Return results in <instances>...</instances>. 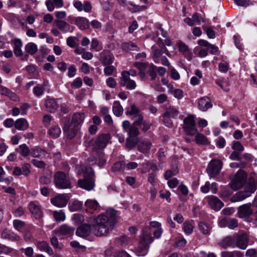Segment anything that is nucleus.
<instances>
[{
	"instance_id": "7",
	"label": "nucleus",
	"mask_w": 257,
	"mask_h": 257,
	"mask_svg": "<svg viewBox=\"0 0 257 257\" xmlns=\"http://www.w3.org/2000/svg\"><path fill=\"white\" fill-rule=\"evenodd\" d=\"M222 164L221 161L217 159L212 160L209 163L207 172L210 177H214L218 175L221 170Z\"/></svg>"
},
{
	"instance_id": "4",
	"label": "nucleus",
	"mask_w": 257,
	"mask_h": 257,
	"mask_svg": "<svg viewBox=\"0 0 257 257\" xmlns=\"http://www.w3.org/2000/svg\"><path fill=\"white\" fill-rule=\"evenodd\" d=\"M54 181L57 188L59 189H69L71 188V184L69 177L61 171L56 172L54 176Z\"/></svg>"
},
{
	"instance_id": "27",
	"label": "nucleus",
	"mask_w": 257,
	"mask_h": 257,
	"mask_svg": "<svg viewBox=\"0 0 257 257\" xmlns=\"http://www.w3.org/2000/svg\"><path fill=\"white\" fill-rule=\"evenodd\" d=\"M84 118L85 115L83 112H76L73 115L71 123L79 126V125L83 122Z\"/></svg>"
},
{
	"instance_id": "12",
	"label": "nucleus",
	"mask_w": 257,
	"mask_h": 257,
	"mask_svg": "<svg viewBox=\"0 0 257 257\" xmlns=\"http://www.w3.org/2000/svg\"><path fill=\"white\" fill-rule=\"evenodd\" d=\"M91 232V226L87 223L80 225L76 231V234L81 237H85L90 235Z\"/></svg>"
},
{
	"instance_id": "49",
	"label": "nucleus",
	"mask_w": 257,
	"mask_h": 257,
	"mask_svg": "<svg viewBox=\"0 0 257 257\" xmlns=\"http://www.w3.org/2000/svg\"><path fill=\"white\" fill-rule=\"evenodd\" d=\"M91 49H94L97 52L102 50V48L99 41L96 38H93L91 40Z\"/></svg>"
},
{
	"instance_id": "35",
	"label": "nucleus",
	"mask_w": 257,
	"mask_h": 257,
	"mask_svg": "<svg viewBox=\"0 0 257 257\" xmlns=\"http://www.w3.org/2000/svg\"><path fill=\"white\" fill-rule=\"evenodd\" d=\"M16 151L18 152L21 156L24 157H27L29 155H31V150L25 144L20 145L18 148L16 149Z\"/></svg>"
},
{
	"instance_id": "51",
	"label": "nucleus",
	"mask_w": 257,
	"mask_h": 257,
	"mask_svg": "<svg viewBox=\"0 0 257 257\" xmlns=\"http://www.w3.org/2000/svg\"><path fill=\"white\" fill-rule=\"evenodd\" d=\"M124 81L125 84L124 85H120L121 86H126V88L128 90H134L136 88L137 84L134 80L128 78V80Z\"/></svg>"
},
{
	"instance_id": "43",
	"label": "nucleus",
	"mask_w": 257,
	"mask_h": 257,
	"mask_svg": "<svg viewBox=\"0 0 257 257\" xmlns=\"http://www.w3.org/2000/svg\"><path fill=\"white\" fill-rule=\"evenodd\" d=\"M127 6L128 9L133 13L144 10L147 8V7L145 6H140L134 5L133 3L131 2H128Z\"/></svg>"
},
{
	"instance_id": "59",
	"label": "nucleus",
	"mask_w": 257,
	"mask_h": 257,
	"mask_svg": "<svg viewBox=\"0 0 257 257\" xmlns=\"http://www.w3.org/2000/svg\"><path fill=\"white\" fill-rule=\"evenodd\" d=\"M30 167L31 165L29 163H25L24 164L21 168L22 171V174L25 176H28L30 172Z\"/></svg>"
},
{
	"instance_id": "63",
	"label": "nucleus",
	"mask_w": 257,
	"mask_h": 257,
	"mask_svg": "<svg viewBox=\"0 0 257 257\" xmlns=\"http://www.w3.org/2000/svg\"><path fill=\"white\" fill-rule=\"evenodd\" d=\"M238 226L237 220L235 218H229L227 227L231 229H233Z\"/></svg>"
},
{
	"instance_id": "5",
	"label": "nucleus",
	"mask_w": 257,
	"mask_h": 257,
	"mask_svg": "<svg viewBox=\"0 0 257 257\" xmlns=\"http://www.w3.org/2000/svg\"><path fill=\"white\" fill-rule=\"evenodd\" d=\"M45 105L47 110L50 112H55L59 110V108L62 112H67V108L62 105L60 99L47 98L45 100Z\"/></svg>"
},
{
	"instance_id": "16",
	"label": "nucleus",
	"mask_w": 257,
	"mask_h": 257,
	"mask_svg": "<svg viewBox=\"0 0 257 257\" xmlns=\"http://www.w3.org/2000/svg\"><path fill=\"white\" fill-rule=\"evenodd\" d=\"M13 44V51L15 55L17 57L22 56L23 55V51L22 48L23 47V42L21 39L16 38L12 41Z\"/></svg>"
},
{
	"instance_id": "15",
	"label": "nucleus",
	"mask_w": 257,
	"mask_h": 257,
	"mask_svg": "<svg viewBox=\"0 0 257 257\" xmlns=\"http://www.w3.org/2000/svg\"><path fill=\"white\" fill-rule=\"evenodd\" d=\"M212 107V104L209 97L205 96L198 100V108L200 110L205 111Z\"/></svg>"
},
{
	"instance_id": "25",
	"label": "nucleus",
	"mask_w": 257,
	"mask_h": 257,
	"mask_svg": "<svg viewBox=\"0 0 257 257\" xmlns=\"http://www.w3.org/2000/svg\"><path fill=\"white\" fill-rule=\"evenodd\" d=\"M235 240V237H232L231 236H227L224 238L222 242L220 243V246L223 248H226L228 247H231L232 248H235V245L234 243Z\"/></svg>"
},
{
	"instance_id": "52",
	"label": "nucleus",
	"mask_w": 257,
	"mask_h": 257,
	"mask_svg": "<svg viewBox=\"0 0 257 257\" xmlns=\"http://www.w3.org/2000/svg\"><path fill=\"white\" fill-rule=\"evenodd\" d=\"M148 249V246L147 244H144L143 242H140L139 246L137 248L138 252L142 253L143 255L147 253Z\"/></svg>"
},
{
	"instance_id": "41",
	"label": "nucleus",
	"mask_w": 257,
	"mask_h": 257,
	"mask_svg": "<svg viewBox=\"0 0 257 257\" xmlns=\"http://www.w3.org/2000/svg\"><path fill=\"white\" fill-rule=\"evenodd\" d=\"M184 127L183 128H186L188 127L191 126L192 125H195V116L194 115L190 114L188 115L184 119Z\"/></svg>"
},
{
	"instance_id": "44",
	"label": "nucleus",
	"mask_w": 257,
	"mask_h": 257,
	"mask_svg": "<svg viewBox=\"0 0 257 257\" xmlns=\"http://www.w3.org/2000/svg\"><path fill=\"white\" fill-rule=\"evenodd\" d=\"M165 116H169L172 117H176L179 114V111L173 106H170L167 108L166 111L164 113Z\"/></svg>"
},
{
	"instance_id": "13",
	"label": "nucleus",
	"mask_w": 257,
	"mask_h": 257,
	"mask_svg": "<svg viewBox=\"0 0 257 257\" xmlns=\"http://www.w3.org/2000/svg\"><path fill=\"white\" fill-rule=\"evenodd\" d=\"M79 126L75 125L73 123L67 125H65L63 128L64 133L66 134V136L70 139L73 138L77 133Z\"/></svg>"
},
{
	"instance_id": "40",
	"label": "nucleus",
	"mask_w": 257,
	"mask_h": 257,
	"mask_svg": "<svg viewBox=\"0 0 257 257\" xmlns=\"http://www.w3.org/2000/svg\"><path fill=\"white\" fill-rule=\"evenodd\" d=\"M61 129L58 126H54L51 127L48 131V134L53 139L58 138L61 134Z\"/></svg>"
},
{
	"instance_id": "17",
	"label": "nucleus",
	"mask_w": 257,
	"mask_h": 257,
	"mask_svg": "<svg viewBox=\"0 0 257 257\" xmlns=\"http://www.w3.org/2000/svg\"><path fill=\"white\" fill-rule=\"evenodd\" d=\"M235 247L241 249H245L247 247L248 243L247 236L245 234H242L235 238Z\"/></svg>"
},
{
	"instance_id": "62",
	"label": "nucleus",
	"mask_w": 257,
	"mask_h": 257,
	"mask_svg": "<svg viewBox=\"0 0 257 257\" xmlns=\"http://www.w3.org/2000/svg\"><path fill=\"white\" fill-rule=\"evenodd\" d=\"M82 85V81L80 78L77 77L75 79L71 84V86L73 88H79L81 87Z\"/></svg>"
},
{
	"instance_id": "26",
	"label": "nucleus",
	"mask_w": 257,
	"mask_h": 257,
	"mask_svg": "<svg viewBox=\"0 0 257 257\" xmlns=\"http://www.w3.org/2000/svg\"><path fill=\"white\" fill-rule=\"evenodd\" d=\"M28 121L23 118L18 119L15 123V127L18 130L25 131L29 127Z\"/></svg>"
},
{
	"instance_id": "42",
	"label": "nucleus",
	"mask_w": 257,
	"mask_h": 257,
	"mask_svg": "<svg viewBox=\"0 0 257 257\" xmlns=\"http://www.w3.org/2000/svg\"><path fill=\"white\" fill-rule=\"evenodd\" d=\"M140 113V110L134 103L131 104L130 107L126 108L125 113L127 115L134 116Z\"/></svg>"
},
{
	"instance_id": "48",
	"label": "nucleus",
	"mask_w": 257,
	"mask_h": 257,
	"mask_svg": "<svg viewBox=\"0 0 257 257\" xmlns=\"http://www.w3.org/2000/svg\"><path fill=\"white\" fill-rule=\"evenodd\" d=\"M123 49L126 51H138V46L133 42L125 43L123 45Z\"/></svg>"
},
{
	"instance_id": "2",
	"label": "nucleus",
	"mask_w": 257,
	"mask_h": 257,
	"mask_svg": "<svg viewBox=\"0 0 257 257\" xmlns=\"http://www.w3.org/2000/svg\"><path fill=\"white\" fill-rule=\"evenodd\" d=\"M95 223L93 225V233L97 236H106L109 229L112 226L108 221L107 216L104 214H100L95 218Z\"/></svg>"
},
{
	"instance_id": "55",
	"label": "nucleus",
	"mask_w": 257,
	"mask_h": 257,
	"mask_svg": "<svg viewBox=\"0 0 257 257\" xmlns=\"http://www.w3.org/2000/svg\"><path fill=\"white\" fill-rule=\"evenodd\" d=\"M115 240L117 244L121 246L126 245L129 242V239L126 236L118 237L116 238Z\"/></svg>"
},
{
	"instance_id": "1",
	"label": "nucleus",
	"mask_w": 257,
	"mask_h": 257,
	"mask_svg": "<svg viewBox=\"0 0 257 257\" xmlns=\"http://www.w3.org/2000/svg\"><path fill=\"white\" fill-rule=\"evenodd\" d=\"M75 170L77 175L82 176L83 177V179L78 180V186L88 191L92 189L95 186V183L94 173L92 168L78 165L76 166Z\"/></svg>"
},
{
	"instance_id": "31",
	"label": "nucleus",
	"mask_w": 257,
	"mask_h": 257,
	"mask_svg": "<svg viewBox=\"0 0 257 257\" xmlns=\"http://www.w3.org/2000/svg\"><path fill=\"white\" fill-rule=\"evenodd\" d=\"M2 236L3 238H8L12 241H19L21 239L20 236L8 230H5L2 233Z\"/></svg>"
},
{
	"instance_id": "3",
	"label": "nucleus",
	"mask_w": 257,
	"mask_h": 257,
	"mask_svg": "<svg viewBox=\"0 0 257 257\" xmlns=\"http://www.w3.org/2000/svg\"><path fill=\"white\" fill-rule=\"evenodd\" d=\"M256 190L255 182L254 180L250 178L245 184L244 191H241L235 193L232 197V201L238 202L249 197Z\"/></svg>"
},
{
	"instance_id": "57",
	"label": "nucleus",
	"mask_w": 257,
	"mask_h": 257,
	"mask_svg": "<svg viewBox=\"0 0 257 257\" xmlns=\"http://www.w3.org/2000/svg\"><path fill=\"white\" fill-rule=\"evenodd\" d=\"M156 68L157 67L155 65H152L149 67L148 73L153 80H155L157 76Z\"/></svg>"
},
{
	"instance_id": "9",
	"label": "nucleus",
	"mask_w": 257,
	"mask_h": 257,
	"mask_svg": "<svg viewBox=\"0 0 257 257\" xmlns=\"http://www.w3.org/2000/svg\"><path fill=\"white\" fill-rule=\"evenodd\" d=\"M152 147V142L149 139H141L138 142V150L143 154H148Z\"/></svg>"
},
{
	"instance_id": "61",
	"label": "nucleus",
	"mask_w": 257,
	"mask_h": 257,
	"mask_svg": "<svg viewBox=\"0 0 257 257\" xmlns=\"http://www.w3.org/2000/svg\"><path fill=\"white\" fill-rule=\"evenodd\" d=\"M82 206V203L79 201H75L71 206V210L74 211L80 210Z\"/></svg>"
},
{
	"instance_id": "46",
	"label": "nucleus",
	"mask_w": 257,
	"mask_h": 257,
	"mask_svg": "<svg viewBox=\"0 0 257 257\" xmlns=\"http://www.w3.org/2000/svg\"><path fill=\"white\" fill-rule=\"evenodd\" d=\"M124 169H125V164L123 161L116 162L112 168L113 172L121 171Z\"/></svg>"
},
{
	"instance_id": "11",
	"label": "nucleus",
	"mask_w": 257,
	"mask_h": 257,
	"mask_svg": "<svg viewBox=\"0 0 257 257\" xmlns=\"http://www.w3.org/2000/svg\"><path fill=\"white\" fill-rule=\"evenodd\" d=\"M68 198L64 194H59L51 199V203L57 207H64L66 206Z\"/></svg>"
},
{
	"instance_id": "39",
	"label": "nucleus",
	"mask_w": 257,
	"mask_h": 257,
	"mask_svg": "<svg viewBox=\"0 0 257 257\" xmlns=\"http://www.w3.org/2000/svg\"><path fill=\"white\" fill-rule=\"evenodd\" d=\"M52 213L55 220L57 222L63 221L66 219L65 214L62 210L53 211Z\"/></svg>"
},
{
	"instance_id": "58",
	"label": "nucleus",
	"mask_w": 257,
	"mask_h": 257,
	"mask_svg": "<svg viewBox=\"0 0 257 257\" xmlns=\"http://www.w3.org/2000/svg\"><path fill=\"white\" fill-rule=\"evenodd\" d=\"M106 162V160L104 158V154L101 153L98 156V159H96L94 163L97 164L98 166L101 167L104 166Z\"/></svg>"
},
{
	"instance_id": "45",
	"label": "nucleus",
	"mask_w": 257,
	"mask_h": 257,
	"mask_svg": "<svg viewBox=\"0 0 257 257\" xmlns=\"http://www.w3.org/2000/svg\"><path fill=\"white\" fill-rule=\"evenodd\" d=\"M183 229L186 234L190 235L193 231L194 226L190 222L186 221L183 223Z\"/></svg>"
},
{
	"instance_id": "47",
	"label": "nucleus",
	"mask_w": 257,
	"mask_h": 257,
	"mask_svg": "<svg viewBox=\"0 0 257 257\" xmlns=\"http://www.w3.org/2000/svg\"><path fill=\"white\" fill-rule=\"evenodd\" d=\"M134 120L133 125L135 126H140L143 122L144 116L141 113L133 117Z\"/></svg>"
},
{
	"instance_id": "6",
	"label": "nucleus",
	"mask_w": 257,
	"mask_h": 257,
	"mask_svg": "<svg viewBox=\"0 0 257 257\" xmlns=\"http://www.w3.org/2000/svg\"><path fill=\"white\" fill-rule=\"evenodd\" d=\"M247 175L244 171L239 170L234 176L230 183V187L234 190H237L242 187L246 181Z\"/></svg>"
},
{
	"instance_id": "60",
	"label": "nucleus",
	"mask_w": 257,
	"mask_h": 257,
	"mask_svg": "<svg viewBox=\"0 0 257 257\" xmlns=\"http://www.w3.org/2000/svg\"><path fill=\"white\" fill-rule=\"evenodd\" d=\"M232 148L235 151L242 152L244 150V148L239 142H235L233 143Z\"/></svg>"
},
{
	"instance_id": "23",
	"label": "nucleus",
	"mask_w": 257,
	"mask_h": 257,
	"mask_svg": "<svg viewBox=\"0 0 257 257\" xmlns=\"http://www.w3.org/2000/svg\"><path fill=\"white\" fill-rule=\"evenodd\" d=\"M85 205L86 207V211L92 213L97 209L98 203L96 200L88 199L85 201Z\"/></svg>"
},
{
	"instance_id": "14",
	"label": "nucleus",
	"mask_w": 257,
	"mask_h": 257,
	"mask_svg": "<svg viewBox=\"0 0 257 257\" xmlns=\"http://www.w3.org/2000/svg\"><path fill=\"white\" fill-rule=\"evenodd\" d=\"M252 210L251 209L250 203L245 204L240 206L238 208V214L240 218H244L248 216L252 213Z\"/></svg>"
},
{
	"instance_id": "22",
	"label": "nucleus",
	"mask_w": 257,
	"mask_h": 257,
	"mask_svg": "<svg viewBox=\"0 0 257 257\" xmlns=\"http://www.w3.org/2000/svg\"><path fill=\"white\" fill-rule=\"evenodd\" d=\"M106 215L108 217L110 224L113 226L117 221V212L113 209H108L106 211Z\"/></svg>"
},
{
	"instance_id": "28",
	"label": "nucleus",
	"mask_w": 257,
	"mask_h": 257,
	"mask_svg": "<svg viewBox=\"0 0 257 257\" xmlns=\"http://www.w3.org/2000/svg\"><path fill=\"white\" fill-rule=\"evenodd\" d=\"M54 24L60 31L64 33H66L70 30L69 24L65 21L57 20L54 21Z\"/></svg>"
},
{
	"instance_id": "64",
	"label": "nucleus",
	"mask_w": 257,
	"mask_h": 257,
	"mask_svg": "<svg viewBox=\"0 0 257 257\" xmlns=\"http://www.w3.org/2000/svg\"><path fill=\"white\" fill-rule=\"evenodd\" d=\"M245 255L249 257H257V250L254 248L248 249L246 251Z\"/></svg>"
},
{
	"instance_id": "37",
	"label": "nucleus",
	"mask_w": 257,
	"mask_h": 257,
	"mask_svg": "<svg viewBox=\"0 0 257 257\" xmlns=\"http://www.w3.org/2000/svg\"><path fill=\"white\" fill-rule=\"evenodd\" d=\"M48 82H44L41 86H36L33 88V93L35 96L39 97L41 96L44 91L45 88L47 86Z\"/></svg>"
},
{
	"instance_id": "18",
	"label": "nucleus",
	"mask_w": 257,
	"mask_h": 257,
	"mask_svg": "<svg viewBox=\"0 0 257 257\" xmlns=\"http://www.w3.org/2000/svg\"><path fill=\"white\" fill-rule=\"evenodd\" d=\"M36 246L41 251H45L49 255L53 253L52 248L50 246L49 243L46 241H38L36 243Z\"/></svg>"
},
{
	"instance_id": "56",
	"label": "nucleus",
	"mask_w": 257,
	"mask_h": 257,
	"mask_svg": "<svg viewBox=\"0 0 257 257\" xmlns=\"http://www.w3.org/2000/svg\"><path fill=\"white\" fill-rule=\"evenodd\" d=\"M203 30L206 32L208 37L214 39L215 37V33L213 29L210 27L203 26Z\"/></svg>"
},
{
	"instance_id": "20",
	"label": "nucleus",
	"mask_w": 257,
	"mask_h": 257,
	"mask_svg": "<svg viewBox=\"0 0 257 257\" xmlns=\"http://www.w3.org/2000/svg\"><path fill=\"white\" fill-rule=\"evenodd\" d=\"M209 204L211 207L215 210H219L224 205L223 202L217 197L212 196L209 198Z\"/></svg>"
},
{
	"instance_id": "30",
	"label": "nucleus",
	"mask_w": 257,
	"mask_h": 257,
	"mask_svg": "<svg viewBox=\"0 0 257 257\" xmlns=\"http://www.w3.org/2000/svg\"><path fill=\"white\" fill-rule=\"evenodd\" d=\"M74 228L66 224L62 225L57 230L58 233L61 235H71L73 233Z\"/></svg>"
},
{
	"instance_id": "21",
	"label": "nucleus",
	"mask_w": 257,
	"mask_h": 257,
	"mask_svg": "<svg viewBox=\"0 0 257 257\" xmlns=\"http://www.w3.org/2000/svg\"><path fill=\"white\" fill-rule=\"evenodd\" d=\"M74 21L81 30H86L89 28V21L84 17H76L74 18Z\"/></svg>"
},
{
	"instance_id": "38",
	"label": "nucleus",
	"mask_w": 257,
	"mask_h": 257,
	"mask_svg": "<svg viewBox=\"0 0 257 257\" xmlns=\"http://www.w3.org/2000/svg\"><path fill=\"white\" fill-rule=\"evenodd\" d=\"M221 257H243V253L239 251H228L221 252Z\"/></svg>"
},
{
	"instance_id": "29",
	"label": "nucleus",
	"mask_w": 257,
	"mask_h": 257,
	"mask_svg": "<svg viewBox=\"0 0 257 257\" xmlns=\"http://www.w3.org/2000/svg\"><path fill=\"white\" fill-rule=\"evenodd\" d=\"M195 142L199 145H207L209 144V142L206 136L203 134L197 133L195 134Z\"/></svg>"
},
{
	"instance_id": "33",
	"label": "nucleus",
	"mask_w": 257,
	"mask_h": 257,
	"mask_svg": "<svg viewBox=\"0 0 257 257\" xmlns=\"http://www.w3.org/2000/svg\"><path fill=\"white\" fill-rule=\"evenodd\" d=\"M112 111L116 116H121L123 112V109L120 103L118 101H114L113 103Z\"/></svg>"
},
{
	"instance_id": "19",
	"label": "nucleus",
	"mask_w": 257,
	"mask_h": 257,
	"mask_svg": "<svg viewBox=\"0 0 257 257\" xmlns=\"http://www.w3.org/2000/svg\"><path fill=\"white\" fill-rule=\"evenodd\" d=\"M47 154L45 150L38 146H35L31 149V156L34 158L43 159Z\"/></svg>"
},
{
	"instance_id": "53",
	"label": "nucleus",
	"mask_w": 257,
	"mask_h": 257,
	"mask_svg": "<svg viewBox=\"0 0 257 257\" xmlns=\"http://www.w3.org/2000/svg\"><path fill=\"white\" fill-rule=\"evenodd\" d=\"M187 136H193L197 132V129L196 127V124L190 127L184 128Z\"/></svg>"
},
{
	"instance_id": "32",
	"label": "nucleus",
	"mask_w": 257,
	"mask_h": 257,
	"mask_svg": "<svg viewBox=\"0 0 257 257\" xmlns=\"http://www.w3.org/2000/svg\"><path fill=\"white\" fill-rule=\"evenodd\" d=\"M199 231L203 234L208 236L210 233L211 226L207 223L201 222L198 225Z\"/></svg>"
},
{
	"instance_id": "50",
	"label": "nucleus",
	"mask_w": 257,
	"mask_h": 257,
	"mask_svg": "<svg viewBox=\"0 0 257 257\" xmlns=\"http://www.w3.org/2000/svg\"><path fill=\"white\" fill-rule=\"evenodd\" d=\"M14 228L19 231H21L25 225V222L19 219H15L13 221Z\"/></svg>"
},
{
	"instance_id": "34",
	"label": "nucleus",
	"mask_w": 257,
	"mask_h": 257,
	"mask_svg": "<svg viewBox=\"0 0 257 257\" xmlns=\"http://www.w3.org/2000/svg\"><path fill=\"white\" fill-rule=\"evenodd\" d=\"M25 52L31 55H33L38 51L37 45L33 42H29L25 46Z\"/></svg>"
},
{
	"instance_id": "8",
	"label": "nucleus",
	"mask_w": 257,
	"mask_h": 257,
	"mask_svg": "<svg viewBox=\"0 0 257 257\" xmlns=\"http://www.w3.org/2000/svg\"><path fill=\"white\" fill-rule=\"evenodd\" d=\"M110 139V136L109 134H103L99 135L93 144V149L96 151L104 149L106 146Z\"/></svg>"
},
{
	"instance_id": "36",
	"label": "nucleus",
	"mask_w": 257,
	"mask_h": 257,
	"mask_svg": "<svg viewBox=\"0 0 257 257\" xmlns=\"http://www.w3.org/2000/svg\"><path fill=\"white\" fill-rule=\"evenodd\" d=\"M168 86L170 87L168 93L173 94L174 96L177 99H181L183 97V92L181 89H175L171 84H169Z\"/></svg>"
},
{
	"instance_id": "24",
	"label": "nucleus",
	"mask_w": 257,
	"mask_h": 257,
	"mask_svg": "<svg viewBox=\"0 0 257 257\" xmlns=\"http://www.w3.org/2000/svg\"><path fill=\"white\" fill-rule=\"evenodd\" d=\"M136 75V72L134 70H130L128 71H123L121 72V77H120L119 84L120 85H124L125 84L124 81L128 80L130 76H135Z\"/></svg>"
},
{
	"instance_id": "54",
	"label": "nucleus",
	"mask_w": 257,
	"mask_h": 257,
	"mask_svg": "<svg viewBox=\"0 0 257 257\" xmlns=\"http://www.w3.org/2000/svg\"><path fill=\"white\" fill-rule=\"evenodd\" d=\"M139 131L136 126L133 125L131 126L128 130L129 137L132 138L137 137L139 136Z\"/></svg>"
},
{
	"instance_id": "10",
	"label": "nucleus",
	"mask_w": 257,
	"mask_h": 257,
	"mask_svg": "<svg viewBox=\"0 0 257 257\" xmlns=\"http://www.w3.org/2000/svg\"><path fill=\"white\" fill-rule=\"evenodd\" d=\"M29 210L36 219H40L43 217L41 206L38 202H31L29 204Z\"/></svg>"
}]
</instances>
